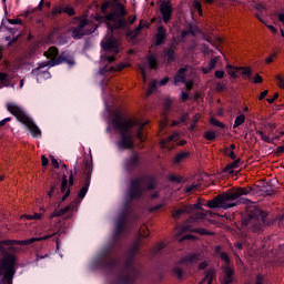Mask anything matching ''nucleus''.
<instances>
[{"label":"nucleus","mask_w":284,"mask_h":284,"mask_svg":"<svg viewBox=\"0 0 284 284\" xmlns=\"http://www.w3.org/2000/svg\"><path fill=\"white\" fill-rule=\"evenodd\" d=\"M145 125H148V122H141V120L136 118H123L119 112L113 115L110 122V128L121 133V139L118 142L120 150H128L134 145V134H136L140 141H143L142 132Z\"/></svg>","instance_id":"f257e3e1"},{"label":"nucleus","mask_w":284,"mask_h":284,"mask_svg":"<svg viewBox=\"0 0 284 284\" xmlns=\"http://www.w3.org/2000/svg\"><path fill=\"white\" fill-rule=\"evenodd\" d=\"M125 17V7L121 3H118L114 12L109 16H95L94 21L98 23H105L111 31V34H114V30H121L124 26H128V22L123 20Z\"/></svg>","instance_id":"f03ea898"},{"label":"nucleus","mask_w":284,"mask_h":284,"mask_svg":"<svg viewBox=\"0 0 284 284\" xmlns=\"http://www.w3.org/2000/svg\"><path fill=\"white\" fill-rule=\"evenodd\" d=\"M7 110H8V112H10V114L16 116V119L20 123H22V125L24 128H27L29 130V132L32 134V136H34L36 139L41 136V129H39V126H37L34 121H32V119H30V116H28V114L26 113V111H23V109L21 106H19L14 102H10L7 104Z\"/></svg>","instance_id":"7ed1b4c3"},{"label":"nucleus","mask_w":284,"mask_h":284,"mask_svg":"<svg viewBox=\"0 0 284 284\" xmlns=\"http://www.w3.org/2000/svg\"><path fill=\"white\" fill-rule=\"evenodd\" d=\"M103 54L101 57L102 63H114L116 55L121 52V40L112 36H106L101 41Z\"/></svg>","instance_id":"20e7f679"},{"label":"nucleus","mask_w":284,"mask_h":284,"mask_svg":"<svg viewBox=\"0 0 284 284\" xmlns=\"http://www.w3.org/2000/svg\"><path fill=\"white\" fill-rule=\"evenodd\" d=\"M59 54V49L55 47L49 48L48 51L44 52V57L49 59V61L42 62L38 68L32 70V74L36 77H43V79H50V72L43 70V68H53V65H59V63H63L62 58H57Z\"/></svg>","instance_id":"39448f33"},{"label":"nucleus","mask_w":284,"mask_h":284,"mask_svg":"<svg viewBox=\"0 0 284 284\" xmlns=\"http://www.w3.org/2000/svg\"><path fill=\"white\" fill-rule=\"evenodd\" d=\"M243 194H247V190L245 189H236L229 193L217 195L215 199L210 200L207 202V207L215 209V207H224L225 210L230 207H234L235 204H225L227 201H236L239 196H243Z\"/></svg>","instance_id":"423d86ee"},{"label":"nucleus","mask_w":284,"mask_h":284,"mask_svg":"<svg viewBox=\"0 0 284 284\" xmlns=\"http://www.w3.org/2000/svg\"><path fill=\"white\" fill-rule=\"evenodd\" d=\"M14 274V255H7L0 261V284H12Z\"/></svg>","instance_id":"0eeeda50"},{"label":"nucleus","mask_w":284,"mask_h":284,"mask_svg":"<svg viewBox=\"0 0 284 284\" xmlns=\"http://www.w3.org/2000/svg\"><path fill=\"white\" fill-rule=\"evenodd\" d=\"M51 235H47L43 237H31L29 240L24 241H12V240H6L0 242V252L4 254V252H12V245H30V243H34L36 241H48Z\"/></svg>","instance_id":"6e6552de"},{"label":"nucleus","mask_w":284,"mask_h":284,"mask_svg":"<svg viewBox=\"0 0 284 284\" xmlns=\"http://www.w3.org/2000/svg\"><path fill=\"white\" fill-rule=\"evenodd\" d=\"M97 30V24L93 22H87L85 19H81L79 28L73 29L72 34L74 39H81L84 34H92Z\"/></svg>","instance_id":"1a4fd4ad"},{"label":"nucleus","mask_w":284,"mask_h":284,"mask_svg":"<svg viewBox=\"0 0 284 284\" xmlns=\"http://www.w3.org/2000/svg\"><path fill=\"white\" fill-rule=\"evenodd\" d=\"M192 212H194L195 214H199L197 217L192 220L193 223L196 222L197 219H203V216H205V214H203V209L201 207V203L183 206L180 210L175 211L173 216L176 219L178 216H181V214H192Z\"/></svg>","instance_id":"9d476101"},{"label":"nucleus","mask_w":284,"mask_h":284,"mask_svg":"<svg viewBox=\"0 0 284 284\" xmlns=\"http://www.w3.org/2000/svg\"><path fill=\"white\" fill-rule=\"evenodd\" d=\"M77 205H79V200H74L70 205L65 206L64 209L54 211L49 219H54L55 216H63V214H72L74 210H77Z\"/></svg>","instance_id":"9b49d317"},{"label":"nucleus","mask_w":284,"mask_h":284,"mask_svg":"<svg viewBox=\"0 0 284 284\" xmlns=\"http://www.w3.org/2000/svg\"><path fill=\"white\" fill-rule=\"evenodd\" d=\"M160 11H161L164 23H169L170 19H172V4H170V2L168 1L162 2L160 4Z\"/></svg>","instance_id":"f8f14e48"},{"label":"nucleus","mask_w":284,"mask_h":284,"mask_svg":"<svg viewBox=\"0 0 284 284\" xmlns=\"http://www.w3.org/2000/svg\"><path fill=\"white\" fill-rule=\"evenodd\" d=\"M141 192H143V181L136 180L132 182L129 193L130 197L136 199V196H141Z\"/></svg>","instance_id":"ddd939ff"},{"label":"nucleus","mask_w":284,"mask_h":284,"mask_svg":"<svg viewBox=\"0 0 284 284\" xmlns=\"http://www.w3.org/2000/svg\"><path fill=\"white\" fill-rule=\"evenodd\" d=\"M187 69L183 68L180 69L179 73L174 78V84L176 85L178 83H185L186 90H192V82H185V72Z\"/></svg>","instance_id":"4468645a"},{"label":"nucleus","mask_w":284,"mask_h":284,"mask_svg":"<svg viewBox=\"0 0 284 284\" xmlns=\"http://www.w3.org/2000/svg\"><path fill=\"white\" fill-rule=\"evenodd\" d=\"M179 133H173L171 136H169L166 140L161 141V146L164 148V150H172V146H170V143H176L179 141Z\"/></svg>","instance_id":"2eb2a0df"},{"label":"nucleus","mask_w":284,"mask_h":284,"mask_svg":"<svg viewBox=\"0 0 284 284\" xmlns=\"http://www.w3.org/2000/svg\"><path fill=\"white\" fill-rule=\"evenodd\" d=\"M232 276H234V270L232 267H224V277L221 280L223 284L232 283Z\"/></svg>","instance_id":"dca6fc26"},{"label":"nucleus","mask_w":284,"mask_h":284,"mask_svg":"<svg viewBox=\"0 0 284 284\" xmlns=\"http://www.w3.org/2000/svg\"><path fill=\"white\" fill-rule=\"evenodd\" d=\"M163 41H165V29L163 27H159L155 36V43L156 45H161Z\"/></svg>","instance_id":"f3484780"},{"label":"nucleus","mask_w":284,"mask_h":284,"mask_svg":"<svg viewBox=\"0 0 284 284\" xmlns=\"http://www.w3.org/2000/svg\"><path fill=\"white\" fill-rule=\"evenodd\" d=\"M61 192L64 194L62 201H65L70 196V189H68V176H63L61 184Z\"/></svg>","instance_id":"a211bd4d"},{"label":"nucleus","mask_w":284,"mask_h":284,"mask_svg":"<svg viewBox=\"0 0 284 284\" xmlns=\"http://www.w3.org/2000/svg\"><path fill=\"white\" fill-rule=\"evenodd\" d=\"M199 262V255H189L187 257L181 260V265H194Z\"/></svg>","instance_id":"6ab92c4d"},{"label":"nucleus","mask_w":284,"mask_h":284,"mask_svg":"<svg viewBox=\"0 0 284 284\" xmlns=\"http://www.w3.org/2000/svg\"><path fill=\"white\" fill-rule=\"evenodd\" d=\"M227 74L229 77H232V79H236L239 77L240 69L239 67H232V64L226 65Z\"/></svg>","instance_id":"aec40b11"},{"label":"nucleus","mask_w":284,"mask_h":284,"mask_svg":"<svg viewBox=\"0 0 284 284\" xmlns=\"http://www.w3.org/2000/svg\"><path fill=\"white\" fill-rule=\"evenodd\" d=\"M217 61L219 60L216 58L211 59L209 62V65L206 68H203V73L210 74V72H212V70H214V68H216Z\"/></svg>","instance_id":"412c9836"},{"label":"nucleus","mask_w":284,"mask_h":284,"mask_svg":"<svg viewBox=\"0 0 284 284\" xmlns=\"http://www.w3.org/2000/svg\"><path fill=\"white\" fill-rule=\"evenodd\" d=\"M216 276V272L214 270H210L206 272L204 280L200 284H203L205 281L207 284H212V281H214V277Z\"/></svg>","instance_id":"4be33fe9"},{"label":"nucleus","mask_w":284,"mask_h":284,"mask_svg":"<svg viewBox=\"0 0 284 284\" xmlns=\"http://www.w3.org/2000/svg\"><path fill=\"white\" fill-rule=\"evenodd\" d=\"M187 156H190V153L187 152H181L178 155H175L174 158V163H182V161H185V159H187Z\"/></svg>","instance_id":"5701e85b"},{"label":"nucleus","mask_w":284,"mask_h":284,"mask_svg":"<svg viewBox=\"0 0 284 284\" xmlns=\"http://www.w3.org/2000/svg\"><path fill=\"white\" fill-rule=\"evenodd\" d=\"M239 70L243 77H252V68L250 67H239Z\"/></svg>","instance_id":"b1692460"},{"label":"nucleus","mask_w":284,"mask_h":284,"mask_svg":"<svg viewBox=\"0 0 284 284\" xmlns=\"http://www.w3.org/2000/svg\"><path fill=\"white\" fill-rule=\"evenodd\" d=\"M10 77L7 73H0V85H8Z\"/></svg>","instance_id":"393cba45"},{"label":"nucleus","mask_w":284,"mask_h":284,"mask_svg":"<svg viewBox=\"0 0 284 284\" xmlns=\"http://www.w3.org/2000/svg\"><path fill=\"white\" fill-rule=\"evenodd\" d=\"M243 123H245V116L240 114L236 116L233 128H239V125H243Z\"/></svg>","instance_id":"a878e982"},{"label":"nucleus","mask_w":284,"mask_h":284,"mask_svg":"<svg viewBox=\"0 0 284 284\" xmlns=\"http://www.w3.org/2000/svg\"><path fill=\"white\" fill-rule=\"evenodd\" d=\"M240 163H241V160H240V159L233 161L232 163H230V164L226 166V172L232 173V170L239 168V164H240Z\"/></svg>","instance_id":"bb28decb"},{"label":"nucleus","mask_w":284,"mask_h":284,"mask_svg":"<svg viewBox=\"0 0 284 284\" xmlns=\"http://www.w3.org/2000/svg\"><path fill=\"white\" fill-rule=\"evenodd\" d=\"M149 65L151 70H156V57L155 55H149L148 58Z\"/></svg>","instance_id":"cd10ccee"},{"label":"nucleus","mask_w":284,"mask_h":284,"mask_svg":"<svg viewBox=\"0 0 284 284\" xmlns=\"http://www.w3.org/2000/svg\"><path fill=\"white\" fill-rule=\"evenodd\" d=\"M255 214L258 221H261L262 223H265V216H267L266 212H263L261 210H255Z\"/></svg>","instance_id":"c85d7f7f"},{"label":"nucleus","mask_w":284,"mask_h":284,"mask_svg":"<svg viewBox=\"0 0 284 284\" xmlns=\"http://www.w3.org/2000/svg\"><path fill=\"white\" fill-rule=\"evenodd\" d=\"M140 70H141V74H142V79H143L144 83H148V67L142 64V65H140Z\"/></svg>","instance_id":"c756f323"},{"label":"nucleus","mask_w":284,"mask_h":284,"mask_svg":"<svg viewBox=\"0 0 284 284\" xmlns=\"http://www.w3.org/2000/svg\"><path fill=\"white\" fill-rule=\"evenodd\" d=\"M129 64H124V63H120L116 68L111 67L109 69H105V72H108V70H111V72H121V70H123V68H128Z\"/></svg>","instance_id":"7c9ffc66"},{"label":"nucleus","mask_w":284,"mask_h":284,"mask_svg":"<svg viewBox=\"0 0 284 284\" xmlns=\"http://www.w3.org/2000/svg\"><path fill=\"white\" fill-rule=\"evenodd\" d=\"M204 139H206V141H214L216 139V132L214 131L205 132Z\"/></svg>","instance_id":"2f4dec72"},{"label":"nucleus","mask_w":284,"mask_h":284,"mask_svg":"<svg viewBox=\"0 0 284 284\" xmlns=\"http://www.w3.org/2000/svg\"><path fill=\"white\" fill-rule=\"evenodd\" d=\"M156 85H158L156 80H153V81L150 83V85H149L148 94H152V92H154V90H156Z\"/></svg>","instance_id":"473e14b6"},{"label":"nucleus","mask_w":284,"mask_h":284,"mask_svg":"<svg viewBox=\"0 0 284 284\" xmlns=\"http://www.w3.org/2000/svg\"><path fill=\"white\" fill-rule=\"evenodd\" d=\"M165 59H168V61H174V50L170 49L166 53H165Z\"/></svg>","instance_id":"72a5a7b5"},{"label":"nucleus","mask_w":284,"mask_h":284,"mask_svg":"<svg viewBox=\"0 0 284 284\" xmlns=\"http://www.w3.org/2000/svg\"><path fill=\"white\" fill-rule=\"evenodd\" d=\"M211 125H215L216 128H225L223 123H221L219 120L214 118L211 119Z\"/></svg>","instance_id":"f704fd0d"},{"label":"nucleus","mask_w":284,"mask_h":284,"mask_svg":"<svg viewBox=\"0 0 284 284\" xmlns=\"http://www.w3.org/2000/svg\"><path fill=\"white\" fill-rule=\"evenodd\" d=\"M112 6V3L110 2H104L102 6H101V12L103 14H105V12L108 11V9H110V7Z\"/></svg>","instance_id":"c9c22d12"},{"label":"nucleus","mask_w":284,"mask_h":284,"mask_svg":"<svg viewBox=\"0 0 284 284\" xmlns=\"http://www.w3.org/2000/svg\"><path fill=\"white\" fill-rule=\"evenodd\" d=\"M193 6H194V9L199 11V14H200V16H203V9L201 8V2L195 1V2L193 3Z\"/></svg>","instance_id":"e433bc0d"},{"label":"nucleus","mask_w":284,"mask_h":284,"mask_svg":"<svg viewBox=\"0 0 284 284\" xmlns=\"http://www.w3.org/2000/svg\"><path fill=\"white\" fill-rule=\"evenodd\" d=\"M85 194H88V186H83V187L80 190L79 199H84V197H85Z\"/></svg>","instance_id":"4c0bfd02"},{"label":"nucleus","mask_w":284,"mask_h":284,"mask_svg":"<svg viewBox=\"0 0 284 284\" xmlns=\"http://www.w3.org/2000/svg\"><path fill=\"white\" fill-rule=\"evenodd\" d=\"M174 274H175V276H178V278H182L183 277V270H181V267H175L174 268Z\"/></svg>","instance_id":"58836bf2"},{"label":"nucleus","mask_w":284,"mask_h":284,"mask_svg":"<svg viewBox=\"0 0 284 284\" xmlns=\"http://www.w3.org/2000/svg\"><path fill=\"white\" fill-rule=\"evenodd\" d=\"M220 257L222 258V261H224L226 265L230 264V257L227 256V253H221Z\"/></svg>","instance_id":"ea45409f"},{"label":"nucleus","mask_w":284,"mask_h":284,"mask_svg":"<svg viewBox=\"0 0 284 284\" xmlns=\"http://www.w3.org/2000/svg\"><path fill=\"white\" fill-rule=\"evenodd\" d=\"M260 136L262 138V141H265L266 143H272V139L270 136L263 134V132H258Z\"/></svg>","instance_id":"a19ab883"},{"label":"nucleus","mask_w":284,"mask_h":284,"mask_svg":"<svg viewBox=\"0 0 284 284\" xmlns=\"http://www.w3.org/2000/svg\"><path fill=\"white\" fill-rule=\"evenodd\" d=\"M50 159H51V165H53V168L59 170V161L54 159V156H50Z\"/></svg>","instance_id":"79ce46f5"},{"label":"nucleus","mask_w":284,"mask_h":284,"mask_svg":"<svg viewBox=\"0 0 284 284\" xmlns=\"http://www.w3.org/2000/svg\"><path fill=\"white\" fill-rule=\"evenodd\" d=\"M276 80H277L278 88L283 89L284 88V80L281 78V75H277Z\"/></svg>","instance_id":"37998d69"},{"label":"nucleus","mask_w":284,"mask_h":284,"mask_svg":"<svg viewBox=\"0 0 284 284\" xmlns=\"http://www.w3.org/2000/svg\"><path fill=\"white\" fill-rule=\"evenodd\" d=\"M193 232H196L197 234H201L202 236L207 234V231L204 229H195V230H193Z\"/></svg>","instance_id":"c03bdc74"},{"label":"nucleus","mask_w":284,"mask_h":284,"mask_svg":"<svg viewBox=\"0 0 284 284\" xmlns=\"http://www.w3.org/2000/svg\"><path fill=\"white\" fill-rule=\"evenodd\" d=\"M253 82H254V83H263V78H262L261 75L256 74V75L254 77Z\"/></svg>","instance_id":"a18cd8bd"},{"label":"nucleus","mask_w":284,"mask_h":284,"mask_svg":"<svg viewBox=\"0 0 284 284\" xmlns=\"http://www.w3.org/2000/svg\"><path fill=\"white\" fill-rule=\"evenodd\" d=\"M216 79H223L225 77V72L223 71H215Z\"/></svg>","instance_id":"49530a36"},{"label":"nucleus","mask_w":284,"mask_h":284,"mask_svg":"<svg viewBox=\"0 0 284 284\" xmlns=\"http://www.w3.org/2000/svg\"><path fill=\"white\" fill-rule=\"evenodd\" d=\"M145 26H148V23L145 21L141 20L140 24H139V27L136 29V32H139V30H143V28H145Z\"/></svg>","instance_id":"de8ad7c7"},{"label":"nucleus","mask_w":284,"mask_h":284,"mask_svg":"<svg viewBox=\"0 0 284 284\" xmlns=\"http://www.w3.org/2000/svg\"><path fill=\"white\" fill-rule=\"evenodd\" d=\"M41 219H43V214H41V213H34L33 214V220L34 221H41Z\"/></svg>","instance_id":"09e8293b"},{"label":"nucleus","mask_w":284,"mask_h":284,"mask_svg":"<svg viewBox=\"0 0 284 284\" xmlns=\"http://www.w3.org/2000/svg\"><path fill=\"white\" fill-rule=\"evenodd\" d=\"M41 162H42L43 168H45V165H48V163H50V161L48 160V158H45V155H42Z\"/></svg>","instance_id":"8fccbe9b"},{"label":"nucleus","mask_w":284,"mask_h":284,"mask_svg":"<svg viewBox=\"0 0 284 284\" xmlns=\"http://www.w3.org/2000/svg\"><path fill=\"white\" fill-rule=\"evenodd\" d=\"M9 23H11V26H17V24L21 23V20L20 19H10Z\"/></svg>","instance_id":"3c124183"},{"label":"nucleus","mask_w":284,"mask_h":284,"mask_svg":"<svg viewBox=\"0 0 284 284\" xmlns=\"http://www.w3.org/2000/svg\"><path fill=\"white\" fill-rule=\"evenodd\" d=\"M148 229L144 226V227H142V232H141V236H142V239H146V236H148Z\"/></svg>","instance_id":"603ef678"},{"label":"nucleus","mask_w":284,"mask_h":284,"mask_svg":"<svg viewBox=\"0 0 284 284\" xmlns=\"http://www.w3.org/2000/svg\"><path fill=\"white\" fill-rule=\"evenodd\" d=\"M64 12H67V14H69L70 17H73V14H74V9H72V8H67V9L64 10Z\"/></svg>","instance_id":"864d4df0"},{"label":"nucleus","mask_w":284,"mask_h":284,"mask_svg":"<svg viewBox=\"0 0 284 284\" xmlns=\"http://www.w3.org/2000/svg\"><path fill=\"white\" fill-rule=\"evenodd\" d=\"M189 97H190V95H189L187 93H185V92H182V93H181V100H182V101H187Z\"/></svg>","instance_id":"5fc2aeb1"},{"label":"nucleus","mask_w":284,"mask_h":284,"mask_svg":"<svg viewBox=\"0 0 284 284\" xmlns=\"http://www.w3.org/2000/svg\"><path fill=\"white\" fill-rule=\"evenodd\" d=\"M8 121H11V119L10 118H6V119L1 120L0 121V128L6 125L8 123Z\"/></svg>","instance_id":"6e6d98bb"},{"label":"nucleus","mask_w":284,"mask_h":284,"mask_svg":"<svg viewBox=\"0 0 284 284\" xmlns=\"http://www.w3.org/2000/svg\"><path fill=\"white\" fill-rule=\"evenodd\" d=\"M276 99H278V93H275L273 99H267L268 103H274V101H276Z\"/></svg>","instance_id":"4d7b16f0"},{"label":"nucleus","mask_w":284,"mask_h":284,"mask_svg":"<svg viewBox=\"0 0 284 284\" xmlns=\"http://www.w3.org/2000/svg\"><path fill=\"white\" fill-rule=\"evenodd\" d=\"M170 81V78H164L160 81V85H165Z\"/></svg>","instance_id":"13d9d810"},{"label":"nucleus","mask_w":284,"mask_h":284,"mask_svg":"<svg viewBox=\"0 0 284 284\" xmlns=\"http://www.w3.org/2000/svg\"><path fill=\"white\" fill-rule=\"evenodd\" d=\"M268 30H271V32H273V34H276V32H278V30L275 29L274 26H267Z\"/></svg>","instance_id":"bf43d9fd"},{"label":"nucleus","mask_w":284,"mask_h":284,"mask_svg":"<svg viewBox=\"0 0 284 284\" xmlns=\"http://www.w3.org/2000/svg\"><path fill=\"white\" fill-rule=\"evenodd\" d=\"M267 97V91H264L260 94V101H263Z\"/></svg>","instance_id":"052dcab7"},{"label":"nucleus","mask_w":284,"mask_h":284,"mask_svg":"<svg viewBox=\"0 0 284 284\" xmlns=\"http://www.w3.org/2000/svg\"><path fill=\"white\" fill-rule=\"evenodd\" d=\"M61 12H63L62 8H57L53 10V14H61Z\"/></svg>","instance_id":"680f3d73"},{"label":"nucleus","mask_w":284,"mask_h":284,"mask_svg":"<svg viewBox=\"0 0 284 284\" xmlns=\"http://www.w3.org/2000/svg\"><path fill=\"white\" fill-rule=\"evenodd\" d=\"M194 190H196V185H190L186 187V192H192Z\"/></svg>","instance_id":"e2e57ef3"},{"label":"nucleus","mask_w":284,"mask_h":284,"mask_svg":"<svg viewBox=\"0 0 284 284\" xmlns=\"http://www.w3.org/2000/svg\"><path fill=\"white\" fill-rule=\"evenodd\" d=\"M136 21V16L129 17V23H134Z\"/></svg>","instance_id":"0e129e2a"},{"label":"nucleus","mask_w":284,"mask_h":284,"mask_svg":"<svg viewBox=\"0 0 284 284\" xmlns=\"http://www.w3.org/2000/svg\"><path fill=\"white\" fill-rule=\"evenodd\" d=\"M272 61H274V55L266 58V63H272Z\"/></svg>","instance_id":"69168bd1"},{"label":"nucleus","mask_w":284,"mask_h":284,"mask_svg":"<svg viewBox=\"0 0 284 284\" xmlns=\"http://www.w3.org/2000/svg\"><path fill=\"white\" fill-rule=\"evenodd\" d=\"M201 119V114H195L193 118V121L196 123Z\"/></svg>","instance_id":"338daca9"},{"label":"nucleus","mask_w":284,"mask_h":284,"mask_svg":"<svg viewBox=\"0 0 284 284\" xmlns=\"http://www.w3.org/2000/svg\"><path fill=\"white\" fill-rule=\"evenodd\" d=\"M256 284H263V277L258 276L256 280Z\"/></svg>","instance_id":"774afa93"}]
</instances>
